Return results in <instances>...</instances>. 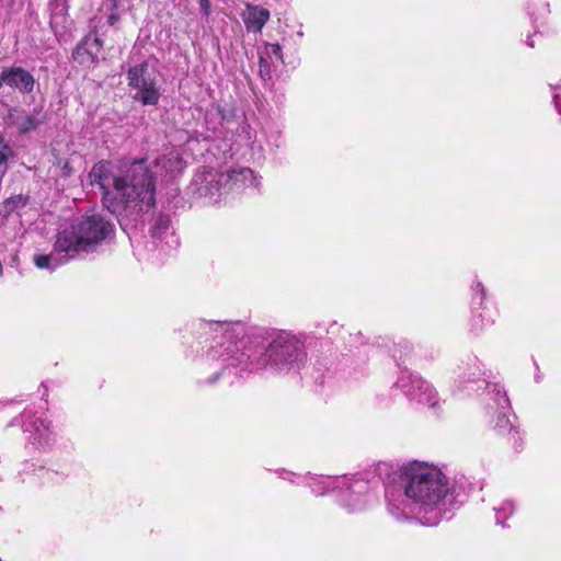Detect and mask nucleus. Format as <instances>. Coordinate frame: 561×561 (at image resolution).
Wrapping results in <instances>:
<instances>
[{
  "label": "nucleus",
  "instance_id": "4468645a",
  "mask_svg": "<svg viewBox=\"0 0 561 561\" xmlns=\"http://www.w3.org/2000/svg\"><path fill=\"white\" fill-rule=\"evenodd\" d=\"M157 167H161L169 174L179 173L184 168V162L176 151H170L156 160Z\"/></svg>",
  "mask_w": 561,
  "mask_h": 561
},
{
  "label": "nucleus",
  "instance_id": "cd10ccee",
  "mask_svg": "<svg viewBox=\"0 0 561 561\" xmlns=\"http://www.w3.org/2000/svg\"><path fill=\"white\" fill-rule=\"evenodd\" d=\"M222 360H224V362H228V363H229V365H234V364H236V362H234L233 359L231 360V358H230V357L224 358Z\"/></svg>",
  "mask_w": 561,
  "mask_h": 561
},
{
  "label": "nucleus",
  "instance_id": "aec40b11",
  "mask_svg": "<svg viewBox=\"0 0 561 561\" xmlns=\"http://www.w3.org/2000/svg\"><path fill=\"white\" fill-rule=\"evenodd\" d=\"M265 55L266 58L270 59L271 62H274V59L282 61V48L278 44H267L265 46Z\"/></svg>",
  "mask_w": 561,
  "mask_h": 561
},
{
  "label": "nucleus",
  "instance_id": "1a4fd4ad",
  "mask_svg": "<svg viewBox=\"0 0 561 561\" xmlns=\"http://www.w3.org/2000/svg\"><path fill=\"white\" fill-rule=\"evenodd\" d=\"M7 84L21 93H31L35 85V79L31 72L22 67L4 68L0 75V88Z\"/></svg>",
  "mask_w": 561,
  "mask_h": 561
},
{
  "label": "nucleus",
  "instance_id": "c756f323",
  "mask_svg": "<svg viewBox=\"0 0 561 561\" xmlns=\"http://www.w3.org/2000/svg\"><path fill=\"white\" fill-rule=\"evenodd\" d=\"M527 44L530 46V47H534V43L528 41Z\"/></svg>",
  "mask_w": 561,
  "mask_h": 561
},
{
  "label": "nucleus",
  "instance_id": "6ab92c4d",
  "mask_svg": "<svg viewBox=\"0 0 561 561\" xmlns=\"http://www.w3.org/2000/svg\"><path fill=\"white\" fill-rule=\"evenodd\" d=\"M219 327L225 332V334L228 336L229 340H232L234 337V333H239L243 331V323L241 322H234V323H220Z\"/></svg>",
  "mask_w": 561,
  "mask_h": 561
},
{
  "label": "nucleus",
  "instance_id": "9b49d317",
  "mask_svg": "<svg viewBox=\"0 0 561 561\" xmlns=\"http://www.w3.org/2000/svg\"><path fill=\"white\" fill-rule=\"evenodd\" d=\"M23 431L30 432L33 436L34 443L38 445L48 444L50 442L51 432L49 426L39 419L32 421L31 411H24L22 414Z\"/></svg>",
  "mask_w": 561,
  "mask_h": 561
},
{
  "label": "nucleus",
  "instance_id": "f8f14e48",
  "mask_svg": "<svg viewBox=\"0 0 561 561\" xmlns=\"http://www.w3.org/2000/svg\"><path fill=\"white\" fill-rule=\"evenodd\" d=\"M242 18L249 32H260L268 21L270 12L260 5L248 4Z\"/></svg>",
  "mask_w": 561,
  "mask_h": 561
},
{
  "label": "nucleus",
  "instance_id": "6e6552de",
  "mask_svg": "<svg viewBox=\"0 0 561 561\" xmlns=\"http://www.w3.org/2000/svg\"><path fill=\"white\" fill-rule=\"evenodd\" d=\"M489 394L493 396L497 407L496 419L492 421L494 423L493 428L500 435L511 433L512 423L508 416L510 401L506 392L500 385L493 383L489 386Z\"/></svg>",
  "mask_w": 561,
  "mask_h": 561
},
{
  "label": "nucleus",
  "instance_id": "ddd939ff",
  "mask_svg": "<svg viewBox=\"0 0 561 561\" xmlns=\"http://www.w3.org/2000/svg\"><path fill=\"white\" fill-rule=\"evenodd\" d=\"M69 253L66 251L57 250V241L54 245V251L49 254H39L34 257V263L38 268L55 270L58 266L67 263L75 259V256H68Z\"/></svg>",
  "mask_w": 561,
  "mask_h": 561
},
{
  "label": "nucleus",
  "instance_id": "dca6fc26",
  "mask_svg": "<svg viewBox=\"0 0 561 561\" xmlns=\"http://www.w3.org/2000/svg\"><path fill=\"white\" fill-rule=\"evenodd\" d=\"M171 220L168 215H159L156 217L152 227H151V236L154 239H162L168 234L170 229Z\"/></svg>",
  "mask_w": 561,
  "mask_h": 561
},
{
  "label": "nucleus",
  "instance_id": "7ed1b4c3",
  "mask_svg": "<svg viewBox=\"0 0 561 561\" xmlns=\"http://www.w3.org/2000/svg\"><path fill=\"white\" fill-rule=\"evenodd\" d=\"M307 353L301 339L288 331H273L268 344L260 352L248 355L252 369L273 368L288 371L298 368L306 359Z\"/></svg>",
  "mask_w": 561,
  "mask_h": 561
},
{
  "label": "nucleus",
  "instance_id": "0eeeda50",
  "mask_svg": "<svg viewBox=\"0 0 561 561\" xmlns=\"http://www.w3.org/2000/svg\"><path fill=\"white\" fill-rule=\"evenodd\" d=\"M396 386L412 401L434 408L438 403L435 388L421 376L404 370L397 379Z\"/></svg>",
  "mask_w": 561,
  "mask_h": 561
},
{
  "label": "nucleus",
  "instance_id": "412c9836",
  "mask_svg": "<svg viewBox=\"0 0 561 561\" xmlns=\"http://www.w3.org/2000/svg\"><path fill=\"white\" fill-rule=\"evenodd\" d=\"M25 205V199L21 196H13L4 202V209L7 213L15 210L20 206Z\"/></svg>",
  "mask_w": 561,
  "mask_h": 561
},
{
  "label": "nucleus",
  "instance_id": "39448f33",
  "mask_svg": "<svg viewBox=\"0 0 561 561\" xmlns=\"http://www.w3.org/2000/svg\"><path fill=\"white\" fill-rule=\"evenodd\" d=\"M253 171L248 168H238L227 171H217L205 169L194 176V184L198 186L197 191L202 196L214 198L220 196L233 188H240L248 182L253 184Z\"/></svg>",
  "mask_w": 561,
  "mask_h": 561
},
{
  "label": "nucleus",
  "instance_id": "f03ea898",
  "mask_svg": "<svg viewBox=\"0 0 561 561\" xmlns=\"http://www.w3.org/2000/svg\"><path fill=\"white\" fill-rule=\"evenodd\" d=\"M88 178L102 190L105 207L116 216L139 215L154 206L153 178L142 160L121 165L100 161Z\"/></svg>",
  "mask_w": 561,
  "mask_h": 561
},
{
  "label": "nucleus",
  "instance_id": "a878e982",
  "mask_svg": "<svg viewBox=\"0 0 561 561\" xmlns=\"http://www.w3.org/2000/svg\"><path fill=\"white\" fill-rule=\"evenodd\" d=\"M118 20H119V16L116 13V10H114V8H112V12H111V14L108 15V19H107L108 24L110 25H114Z\"/></svg>",
  "mask_w": 561,
  "mask_h": 561
},
{
  "label": "nucleus",
  "instance_id": "20e7f679",
  "mask_svg": "<svg viewBox=\"0 0 561 561\" xmlns=\"http://www.w3.org/2000/svg\"><path fill=\"white\" fill-rule=\"evenodd\" d=\"M112 231V224L102 216L85 215L58 233L57 250L66 251L69 253L68 256L76 257L81 252H88L93 245L102 242Z\"/></svg>",
  "mask_w": 561,
  "mask_h": 561
},
{
  "label": "nucleus",
  "instance_id": "423d86ee",
  "mask_svg": "<svg viewBox=\"0 0 561 561\" xmlns=\"http://www.w3.org/2000/svg\"><path fill=\"white\" fill-rule=\"evenodd\" d=\"M128 87L136 90L134 99L142 105H157L160 91L154 77L149 73L148 62L144 61L129 68L127 72Z\"/></svg>",
  "mask_w": 561,
  "mask_h": 561
},
{
  "label": "nucleus",
  "instance_id": "f3484780",
  "mask_svg": "<svg viewBox=\"0 0 561 561\" xmlns=\"http://www.w3.org/2000/svg\"><path fill=\"white\" fill-rule=\"evenodd\" d=\"M336 482V478H323L317 481L314 484H312V492L317 495H323L329 488H335Z\"/></svg>",
  "mask_w": 561,
  "mask_h": 561
},
{
  "label": "nucleus",
  "instance_id": "9d476101",
  "mask_svg": "<svg viewBox=\"0 0 561 561\" xmlns=\"http://www.w3.org/2000/svg\"><path fill=\"white\" fill-rule=\"evenodd\" d=\"M103 47V41L96 31L87 35L77 46L73 58L81 65L94 64Z\"/></svg>",
  "mask_w": 561,
  "mask_h": 561
},
{
  "label": "nucleus",
  "instance_id": "b1692460",
  "mask_svg": "<svg viewBox=\"0 0 561 561\" xmlns=\"http://www.w3.org/2000/svg\"><path fill=\"white\" fill-rule=\"evenodd\" d=\"M271 61L264 57V56H261L260 57V73L264 77V76H270L271 73Z\"/></svg>",
  "mask_w": 561,
  "mask_h": 561
},
{
  "label": "nucleus",
  "instance_id": "5701e85b",
  "mask_svg": "<svg viewBox=\"0 0 561 561\" xmlns=\"http://www.w3.org/2000/svg\"><path fill=\"white\" fill-rule=\"evenodd\" d=\"M472 290H473V300L478 304V305H481L485 298V289H484V286L482 285V283L480 282H477L473 287H472Z\"/></svg>",
  "mask_w": 561,
  "mask_h": 561
},
{
  "label": "nucleus",
  "instance_id": "2eb2a0df",
  "mask_svg": "<svg viewBox=\"0 0 561 561\" xmlns=\"http://www.w3.org/2000/svg\"><path fill=\"white\" fill-rule=\"evenodd\" d=\"M45 119L46 117L43 110L41 107H36L19 122V130L23 134L30 133L41 126Z\"/></svg>",
  "mask_w": 561,
  "mask_h": 561
},
{
  "label": "nucleus",
  "instance_id": "c85d7f7f",
  "mask_svg": "<svg viewBox=\"0 0 561 561\" xmlns=\"http://www.w3.org/2000/svg\"><path fill=\"white\" fill-rule=\"evenodd\" d=\"M112 2V8H114V10H117V0H110Z\"/></svg>",
  "mask_w": 561,
  "mask_h": 561
},
{
  "label": "nucleus",
  "instance_id": "f257e3e1",
  "mask_svg": "<svg viewBox=\"0 0 561 561\" xmlns=\"http://www.w3.org/2000/svg\"><path fill=\"white\" fill-rule=\"evenodd\" d=\"M404 488L400 503H389L396 518L419 517L424 525H437L454 501L451 485L443 471L428 462L410 461L399 468Z\"/></svg>",
  "mask_w": 561,
  "mask_h": 561
},
{
  "label": "nucleus",
  "instance_id": "393cba45",
  "mask_svg": "<svg viewBox=\"0 0 561 561\" xmlns=\"http://www.w3.org/2000/svg\"><path fill=\"white\" fill-rule=\"evenodd\" d=\"M198 3L201 5V10L202 12L205 14V15H208L209 14V9H210V2L209 0H198Z\"/></svg>",
  "mask_w": 561,
  "mask_h": 561
},
{
  "label": "nucleus",
  "instance_id": "4be33fe9",
  "mask_svg": "<svg viewBox=\"0 0 561 561\" xmlns=\"http://www.w3.org/2000/svg\"><path fill=\"white\" fill-rule=\"evenodd\" d=\"M11 156V149L4 144L2 137H0V168L5 169L7 161Z\"/></svg>",
  "mask_w": 561,
  "mask_h": 561
},
{
  "label": "nucleus",
  "instance_id": "bb28decb",
  "mask_svg": "<svg viewBox=\"0 0 561 561\" xmlns=\"http://www.w3.org/2000/svg\"><path fill=\"white\" fill-rule=\"evenodd\" d=\"M554 104H556V107L559 110V112L561 113V87H560V92H558L554 98Z\"/></svg>",
  "mask_w": 561,
  "mask_h": 561
},
{
  "label": "nucleus",
  "instance_id": "a211bd4d",
  "mask_svg": "<svg viewBox=\"0 0 561 561\" xmlns=\"http://www.w3.org/2000/svg\"><path fill=\"white\" fill-rule=\"evenodd\" d=\"M514 510L515 507L512 501H505L500 507L495 508L497 524H503V522L514 513Z\"/></svg>",
  "mask_w": 561,
  "mask_h": 561
}]
</instances>
